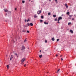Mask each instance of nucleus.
<instances>
[{"label": "nucleus", "instance_id": "nucleus-17", "mask_svg": "<svg viewBox=\"0 0 76 76\" xmlns=\"http://www.w3.org/2000/svg\"><path fill=\"white\" fill-rule=\"evenodd\" d=\"M70 13V12H68L66 13V14L67 15H69V14Z\"/></svg>", "mask_w": 76, "mask_h": 76}, {"label": "nucleus", "instance_id": "nucleus-8", "mask_svg": "<svg viewBox=\"0 0 76 76\" xmlns=\"http://www.w3.org/2000/svg\"><path fill=\"white\" fill-rule=\"evenodd\" d=\"M26 30H25V29H23V30L22 31L23 32H26Z\"/></svg>", "mask_w": 76, "mask_h": 76}, {"label": "nucleus", "instance_id": "nucleus-36", "mask_svg": "<svg viewBox=\"0 0 76 76\" xmlns=\"http://www.w3.org/2000/svg\"><path fill=\"white\" fill-rule=\"evenodd\" d=\"M61 59L62 60H63V59L62 58H61Z\"/></svg>", "mask_w": 76, "mask_h": 76}, {"label": "nucleus", "instance_id": "nucleus-45", "mask_svg": "<svg viewBox=\"0 0 76 76\" xmlns=\"http://www.w3.org/2000/svg\"><path fill=\"white\" fill-rule=\"evenodd\" d=\"M29 1H31V0H29Z\"/></svg>", "mask_w": 76, "mask_h": 76}, {"label": "nucleus", "instance_id": "nucleus-29", "mask_svg": "<svg viewBox=\"0 0 76 76\" xmlns=\"http://www.w3.org/2000/svg\"><path fill=\"white\" fill-rule=\"evenodd\" d=\"M42 21H43L42 20H40V22H42Z\"/></svg>", "mask_w": 76, "mask_h": 76}, {"label": "nucleus", "instance_id": "nucleus-32", "mask_svg": "<svg viewBox=\"0 0 76 76\" xmlns=\"http://www.w3.org/2000/svg\"><path fill=\"white\" fill-rule=\"evenodd\" d=\"M28 21H29V19H28L27 20V22H28Z\"/></svg>", "mask_w": 76, "mask_h": 76}, {"label": "nucleus", "instance_id": "nucleus-22", "mask_svg": "<svg viewBox=\"0 0 76 76\" xmlns=\"http://www.w3.org/2000/svg\"><path fill=\"white\" fill-rule=\"evenodd\" d=\"M55 21H57V18H56L54 20Z\"/></svg>", "mask_w": 76, "mask_h": 76}, {"label": "nucleus", "instance_id": "nucleus-31", "mask_svg": "<svg viewBox=\"0 0 76 76\" xmlns=\"http://www.w3.org/2000/svg\"><path fill=\"white\" fill-rule=\"evenodd\" d=\"M27 33H29V31H27Z\"/></svg>", "mask_w": 76, "mask_h": 76}, {"label": "nucleus", "instance_id": "nucleus-4", "mask_svg": "<svg viewBox=\"0 0 76 76\" xmlns=\"http://www.w3.org/2000/svg\"><path fill=\"white\" fill-rule=\"evenodd\" d=\"M13 58V55H11L10 60V61H12V58Z\"/></svg>", "mask_w": 76, "mask_h": 76}, {"label": "nucleus", "instance_id": "nucleus-16", "mask_svg": "<svg viewBox=\"0 0 76 76\" xmlns=\"http://www.w3.org/2000/svg\"><path fill=\"white\" fill-rule=\"evenodd\" d=\"M30 25L31 26H33V24H32V23H31L30 24Z\"/></svg>", "mask_w": 76, "mask_h": 76}, {"label": "nucleus", "instance_id": "nucleus-26", "mask_svg": "<svg viewBox=\"0 0 76 76\" xmlns=\"http://www.w3.org/2000/svg\"><path fill=\"white\" fill-rule=\"evenodd\" d=\"M59 39H57V41H56L57 42L58 41H59Z\"/></svg>", "mask_w": 76, "mask_h": 76}, {"label": "nucleus", "instance_id": "nucleus-46", "mask_svg": "<svg viewBox=\"0 0 76 76\" xmlns=\"http://www.w3.org/2000/svg\"><path fill=\"white\" fill-rule=\"evenodd\" d=\"M47 73H48V72H47Z\"/></svg>", "mask_w": 76, "mask_h": 76}, {"label": "nucleus", "instance_id": "nucleus-14", "mask_svg": "<svg viewBox=\"0 0 76 76\" xmlns=\"http://www.w3.org/2000/svg\"><path fill=\"white\" fill-rule=\"evenodd\" d=\"M4 11H5V12H8V10H7V9L4 10Z\"/></svg>", "mask_w": 76, "mask_h": 76}, {"label": "nucleus", "instance_id": "nucleus-35", "mask_svg": "<svg viewBox=\"0 0 76 76\" xmlns=\"http://www.w3.org/2000/svg\"><path fill=\"white\" fill-rule=\"evenodd\" d=\"M60 57H63V56H62L61 55L60 56Z\"/></svg>", "mask_w": 76, "mask_h": 76}, {"label": "nucleus", "instance_id": "nucleus-27", "mask_svg": "<svg viewBox=\"0 0 76 76\" xmlns=\"http://www.w3.org/2000/svg\"><path fill=\"white\" fill-rule=\"evenodd\" d=\"M41 17L42 19H43V18H44V17H43V16L42 15Z\"/></svg>", "mask_w": 76, "mask_h": 76}, {"label": "nucleus", "instance_id": "nucleus-10", "mask_svg": "<svg viewBox=\"0 0 76 76\" xmlns=\"http://www.w3.org/2000/svg\"><path fill=\"white\" fill-rule=\"evenodd\" d=\"M60 69H58L57 70V72H56V73H58V72H59V71H60Z\"/></svg>", "mask_w": 76, "mask_h": 76}, {"label": "nucleus", "instance_id": "nucleus-50", "mask_svg": "<svg viewBox=\"0 0 76 76\" xmlns=\"http://www.w3.org/2000/svg\"><path fill=\"white\" fill-rule=\"evenodd\" d=\"M6 15H7V14H6Z\"/></svg>", "mask_w": 76, "mask_h": 76}, {"label": "nucleus", "instance_id": "nucleus-9", "mask_svg": "<svg viewBox=\"0 0 76 76\" xmlns=\"http://www.w3.org/2000/svg\"><path fill=\"white\" fill-rule=\"evenodd\" d=\"M44 23H45V25H48V23H47L46 22H44Z\"/></svg>", "mask_w": 76, "mask_h": 76}, {"label": "nucleus", "instance_id": "nucleus-34", "mask_svg": "<svg viewBox=\"0 0 76 76\" xmlns=\"http://www.w3.org/2000/svg\"><path fill=\"white\" fill-rule=\"evenodd\" d=\"M72 20H74V18H72Z\"/></svg>", "mask_w": 76, "mask_h": 76}, {"label": "nucleus", "instance_id": "nucleus-7", "mask_svg": "<svg viewBox=\"0 0 76 76\" xmlns=\"http://www.w3.org/2000/svg\"><path fill=\"white\" fill-rule=\"evenodd\" d=\"M65 6H66V8H68V6L67 5V4H65Z\"/></svg>", "mask_w": 76, "mask_h": 76}, {"label": "nucleus", "instance_id": "nucleus-25", "mask_svg": "<svg viewBox=\"0 0 76 76\" xmlns=\"http://www.w3.org/2000/svg\"><path fill=\"white\" fill-rule=\"evenodd\" d=\"M45 42L46 43H47V40H45Z\"/></svg>", "mask_w": 76, "mask_h": 76}, {"label": "nucleus", "instance_id": "nucleus-30", "mask_svg": "<svg viewBox=\"0 0 76 76\" xmlns=\"http://www.w3.org/2000/svg\"><path fill=\"white\" fill-rule=\"evenodd\" d=\"M60 21H58V23H60V22H59Z\"/></svg>", "mask_w": 76, "mask_h": 76}, {"label": "nucleus", "instance_id": "nucleus-51", "mask_svg": "<svg viewBox=\"0 0 76 76\" xmlns=\"http://www.w3.org/2000/svg\"><path fill=\"white\" fill-rule=\"evenodd\" d=\"M28 49H29V48H28Z\"/></svg>", "mask_w": 76, "mask_h": 76}, {"label": "nucleus", "instance_id": "nucleus-19", "mask_svg": "<svg viewBox=\"0 0 76 76\" xmlns=\"http://www.w3.org/2000/svg\"><path fill=\"white\" fill-rule=\"evenodd\" d=\"M42 55H39V57L40 58H41V57H42Z\"/></svg>", "mask_w": 76, "mask_h": 76}, {"label": "nucleus", "instance_id": "nucleus-24", "mask_svg": "<svg viewBox=\"0 0 76 76\" xmlns=\"http://www.w3.org/2000/svg\"><path fill=\"white\" fill-rule=\"evenodd\" d=\"M51 13H48V15H49V16L50 15Z\"/></svg>", "mask_w": 76, "mask_h": 76}, {"label": "nucleus", "instance_id": "nucleus-37", "mask_svg": "<svg viewBox=\"0 0 76 76\" xmlns=\"http://www.w3.org/2000/svg\"><path fill=\"white\" fill-rule=\"evenodd\" d=\"M26 64L24 65V67H25V66H26Z\"/></svg>", "mask_w": 76, "mask_h": 76}, {"label": "nucleus", "instance_id": "nucleus-48", "mask_svg": "<svg viewBox=\"0 0 76 76\" xmlns=\"http://www.w3.org/2000/svg\"><path fill=\"white\" fill-rule=\"evenodd\" d=\"M5 15H6V14H5Z\"/></svg>", "mask_w": 76, "mask_h": 76}, {"label": "nucleus", "instance_id": "nucleus-5", "mask_svg": "<svg viewBox=\"0 0 76 76\" xmlns=\"http://www.w3.org/2000/svg\"><path fill=\"white\" fill-rule=\"evenodd\" d=\"M41 13V10L38 11L37 12V14L38 15H39V14H40Z\"/></svg>", "mask_w": 76, "mask_h": 76}, {"label": "nucleus", "instance_id": "nucleus-21", "mask_svg": "<svg viewBox=\"0 0 76 76\" xmlns=\"http://www.w3.org/2000/svg\"><path fill=\"white\" fill-rule=\"evenodd\" d=\"M27 25H28V26H29L30 25V24H29V23H28Z\"/></svg>", "mask_w": 76, "mask_h": 76}, {"label": "nucleus", "instance_id": "nucleus-11", "mask_svg": "<svg viewBox=\"0 0 76 76\" xmlns=\"http://www.w3.org/2000/svg\"><path fill=\"white\" fill-rule=\"evenodd\" d=\"M37 17H38V16H37V15H34V18H37Z\"/></svg>", "mask_w": 76, "mask_h": 76}, {"label": "nucleus", "instance_id": "nucleus-44", "mask_svg": "<svg viewBox=\"0 0 76 76\" xmlns=\"http://www.w3.org/2000/svg\"><path fill=\"white\" fill-rule=\"evenodd\" d=\"M27 26H26L25 27H26Z\"/></svg>", "mask_w": 76, "mask_h": 76}, {"label": "nucleus", "instance_id": "nucleus-38", "mask_svg": "<svg viewBox=\"0 0 76 76\" xmlns=\"http://www.w3.org/2000/svg\"><path fill=\"white\" fill-rule=\"evenodd\" d=\"M26 39H25V40H24V42H26Z\"/></svg>", "mask_w": 76, "mask_h": 76}, {"label": "nucleus", "instance_id": "nucleus-39", "mask_svg": "<svg viewBox=\"0 0 76 76\" xmlns=\"http://www.w3.org/2000/svg\"><path fill=\"white\" fill-rule=\"evenodd\" d=\"M55 1H57V0H55Z\"/></svg>", "mask_w": 76, "mask_h": 76}, {"label": "nucleus", "instance_id": "nucleus-40", "mask_svg": "<svg viewBox=\"0 0 76 76\" xmlns=\"http://www.w3.org/2000/svg\"><path fill=\"white\" fill-rule=\"evenodd\" d=\"M16 9H17L16 8H15V10H16Z\"/></svg>", "mask_w": 76, "mask_h": 76}, {"label": "nucleus", "instance_id": "nucleus-2", "mask_svg": "<svg viewBox=\"0 0 76 76\" xmlns=\"http://www.w3.org/2000/svg\"><path fill=\"white\" fill-rule=\"evenodd\" d=\"M62 19V17H59L58 18V21H60V20H61Z\"/></svg>", "mask_w": 76, "mask_h": 76}, {"label": "nucleus", "instance_id": "nucleus-13", "mask_svg": "<svg viewBox=\"0 0 76 76\" xmlns=\"http://www.w3.org/2000/svg\"><path fill=\"white\" fill-rule=\"evenodd\" d=\"M14 54L15 55H16V56H17V57H19V56H18V54H17V53H15Z\"/></svg>", "mask_w": 76, "mask_h": 76}, {"label": "nucleus", "instance_id": "nucleus-49", "mask_svg": "<svg viewBox=\"0 0 76 76\" xmlns=\"http://www.w3.org/2000/svg\"><path fill=\"white\" fill-rule=\"evenodd\" d=\"M5 15H6V14H5Z\"/></svg>", "mask_w": 76, "mask_h": 76}, {"label": "nucleus", "instance_id": "nucleus-20", "mask_svg": "<svg viewBox=\"0 0 76 76\" xmlns=\"http://www.w3.org/2000/svg\"><path fill=\"white\" fill-rule=\"evenodd\" d=\"M7 67L8 69H9V65H7Z\"/></svg>", "mask_w": 76, "mask_h": 76}, {"label": "nucleus", "instance_id": "nucleus-47", "mask_svg": "<svg viewBox=\"0 0 76 76\" xmlns=\"http://www.w3.org/2000/svg\"><path fill=\"white\" fill-rule=\"evenodd\" d=\"M6 22H7V21H6Z\"/></svg>", "mask_w": 76, "mask_h": 76}, {"label": "nucleus", "instance_id": "nucleus-3", "mask_svg": "<svg viewBox=\"0 0 76 76\" xmlns=\"http://www.w3.org/2000/svg\"><path fill=\"white\" fill-rule=\"evenodd\" d=\"M25 47L23 45L22 47L21 50H25Z\"/></svg>", "mask_w": 76, "mask_h": 76}, {"label": "nucleus", "instance_id": "nucleus-15", "mask_svg": "<svg viewBox=\"0 0 76 76\" xmlns=\"http://www.w3.org/2000/svg\"><path fill=\"white\" fill-rule=\"evenodd\" d=\"M70 32H71V33H72V34H73V30H70Z\"/></svg>", "mask_w": 76, "mask_h": 76}, {"label": "nucleus", "instance_id": "nucleus-12", "mask_svg": "<svg viewBox=\"0 0 76 76\" xmlns=\"http://www.w3.org/2000/svg\"><path fill=\"white\" fill-rule=\"evenodd\" d=\"M52 41H54L55 40V39H54V38L53 37L51 39Z\"/></svg>", "mask_w": 76, "mask_h": 76}, {"label": "nucleus", "instance_id": "nucleus-43", "mask_svg": "<svg viewBox=\"0 0 76 76\" xmlns=\"http://www.w3.org/2000/svg\"><path fill=\"white\" fill-rule=\"evenodd\" d=\"M50 1H51V0H49Z\"/></svg>", "mask_w": 76, "mask_h": 76}, {"label": "nucleus", "instance_id": "nucleus-33", "mask_svg": "<svg viewBox=\"0 0 76 76\" xmlns=\"http://www.w3.org/2000/svg\"><path fill=\"white\" fill-rule=\"evenodd\" d=\"M58 56V55H56V57H57Z\"/></svg>", "mask_w": 76, "mask_h": 76}, {"label": "nucleus", "instance_id": "nucleus-1", "mask_svg": "<svg viewBox=\"0 0 76 76\" xmlns=\"http://www.w3.org/2000/svg\"><path fill=\"white\" fill-rule=\"evenodd\" d=\"M25 58H23L21 60V63L24 62L25 61Z\"/></svg>", "mask_w": 76, "mask_h": 76}, {"label": "nucleus", "instance_id": "nucleus-6", "mask_svg": "<svg viewBox=\"0 0 76 76\" xmlns=\"http://www.w3.org/2000/svg\"><path fill=\"white\" fill-rule=\"evenodd\" d=\"M72 15H69V19H71L72 18Z\"/></svg>", "mask_w": 76, "mask_h": 76}, {"label": "nucleus", "instance_id": "nucleus-42", "mask_svg": "<svg viewBox=\"0 0 76 76\" xmlns=\"http://www.w3.org/2000/svg\"><path fill=\"white\" fill-rule=\"evenodd\" d=\"M41 50H40V53H41Z\"/></svg>", "mask_w": 76, "mask_h": 76}, {"label": "nucleus", "instance_id": "nucleus-18", "mask_svg": "<svg viewBox=\"0 0 76 76\" xmlns=\"http://www.w3.org/2000/svg\"><path fill=\"white\" fill-rule=\"evenodd\" d=\"M53 16L54 18H56V15H53Z\"/></svg>", "mask_w": 76, "mask_h": 76}, {"label": "nucleus", "instance_id": "nucleus-41", "mask_svg": "<svg viewBox=\"0 0 76 76\" xmlns=\"http://www.w3.org/2000/svg\"><path fill=\"white\" fill-rule=\"evenodd\" d=\"M25 22H26V20H25Z\"/></svg>", "mask_w": 76, "mask_h": 76}, {"label": "nucleus", "instance_id": "nucleus-23", "mask_svg": "<svg viewBox=\"0 0 76 76\" xmlns=\"http://www.w3.org/2000/svg\"><path fill=\"white\" fill-rule=\"evenodd\" d=\"M22 3H23V4L25 3V1H22Z\"/></svg>", "mask_w": 76, "mask_h": 76}, {"label": "nucleus", "instance_id": "nucleus-28", "mask_svg": "<svg viewBox=\"0 0 76 76\" xmlns=\"http://www.w3.org/2000/svg\"><path fill=\"white\" fill-rule=\"evenodd\" d=\"M70 24H71V23H69L68 25H70Z\"/></svg>", "mask_w": 76, "mask_h": 76}]
</instances>
